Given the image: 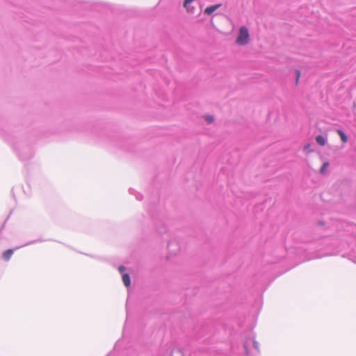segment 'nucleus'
Listing matches in <instances>:
<instances>
[{
  "label": "nucleus",
  "instance_id": "obj_1",
  "mask_svg": "<svg viewBox=\"0 0 356 356\" xmlns=\"http://www.w3.org/2000/svg\"><path fill=\"white\" fill-rule=\"evenodd\" d=\"M3 137L17 151L19 159L22 161H28L33 156V151L31 146L27 144L26 141L19 139L15 136H11L4 133L1 134Z\"/></svg>",
  "mask_w": 356,
  "mask_h": 356
},
{
  "label": "nucleus",
  "instance_id": "obj_2",
  "mask_svg": "<svg viewBox=\"0 0 356 356\" xmlns=\"http://www.w3.org/2000/svg\"><path fill=\"white\" fill-rule=\"evenodd\" d=\"M47 240L46 239H44L43 238H38L37 239H35V240H32V241H30L23 245H19V246H17L15 247V248H13V249H8L6 250H5L3 253H2V258L4 261H8L11 257L13 256V253H14V251L15 250H17L21 248H23V247H25V246H27V245H32V244H35V243H42V242H44V241H47Z\"/></svg>",
  "mask_w": 356,
  "mask_h": 356
},
{
  "label": "nucleus",
  "instance_id": "obj_3",
  "mask_svg": "<svg viewBox=\"0 0 356 356\" xmlns=\"http://www.w3.org/2000/svg\"><path fill=\"white\" fill-rule=\"evenodd\" d=\"M250 42L249 30L245 26H242L238 30L236 42L241 46L246 45Z\"/></svg>",
  "mask_w": 356,
  "mask_h": 356
},
{
  "label": "nucleus",
  "instance_id": "obj_4",
  "mask_svg": "<svg viewBox=\"0 0 356 356\" xmlns=\"http://www.w3.org/2000/svg\"><path fill=\"white\" fill-rule=\"evenodd\" d=\"M250 342L252 343V346H253L254 348L257 350H259V343L258 341H257L255 340L254 336L253 335V334L252 332H250L249 334V337L247 339H245V340L243 343V348L245 350V354L247 355V356L249 355V352H250L249 346H250Z\"/></svg>",
  "mask_w": 356,
  "mask_h": 356
},
{
  "label": "nucleus",
  "instance_id": "obj_5",
  "mask_svg": "<svg viewBox=\"0 0 356 356\" xmlns=\"http://www.w3.org/2000/svg\"><path fill=\"white\" fill-rule=\"evenodd\" d=\"M222 6V3H216L208 6L203 11L204 15L207 16H211L214 12Z\"/></svg>",
  "mask_w": 356,
  "mask_h": 356
},
{
  "label": "nucleus",
  "instance_id": "obj_6",
  "mask_svg": "<svg viewBox=\"0 0 356 356\" xmlns=\"http://www.w3.org/2000/svg\"><path fill=\"white\" fill-rule=\"evenodd\" d=\"M168 249L173 254H176L180 250V245L175 241L170 240L168 243Z\"/></svg>",
  "mask_w": 356,
  "mask_h": 356
},
{
  "label": "nucleus",
  "instance_id": "obj_7",
  "mask_svg": "<svg viewBox=\"0 0 356 356\" xmlns=\"http://www.w3.org/2000/svg\"><path fill=\"white\" fill-rule=\"evenodd\" d=\"M122 280L124 285L128 289L131 286V277L129 273H122Z\"/></svg>",
  "mask_w": 356,
  "mask_h": 356
},
{
  "label": "nucleus",
  "instance_id": "obj_8",
  "mask_svg": "<svg viewBox=\"0 0 356 356\" xmlns=\"http://www.w3.org/2000/svg\"><path fill=\"white\" fill-rule=\"evenodd\" d=\"M336 131H337V134L339 136L341 140L343 143H346L348 140V137L347 134L341 129H337Z\"/></svg>",
  "mask_w": 356,
  "mask_h": 356
},
{
  "label": "nucleus",
  "instance_id": "obj_9",
  "mask_svg": "<svg viewBox=\"0 0 356 356\" xmlns=\"http://www.w3.org/2000/svg\"><path fill=\"white\" fill-rule=\"evenodd\" d=\"M316 142L320 146H324L327 143V138L321 134H318L316 136Z\"/></svg>",
  "mask_w": 356,
  "mask_h": 356
},
{
  "label": "nucleus",
  "instance_id": "obj_10",
  "mask_svg": "<svg viewBox=\"0 0 356 356\" xmlns=\"http://www.w3.org/2000/svg\"><path fill=\"white\" fill-rule=\"evenodd\" d=\"M129 194L134 195L137 200L141 201L143 200V195L140 193H138L135 189L130 188L129 190Z\"/></svg>",
  "mask_w": 356,
  "mask_h": 356
},
{
  "label": "nucleus",
  "instance_id": "obj_11",
  "mask_svg": "<svg viewBox=\"0 0 356 356\" xmlns=\"http://www.w3.org/2000/svg\"><path fill=\"white\" fill-rule=\"evenodd\" d=\"M328 166H329V163L328 162H324L323 163V165H321V168H320V172L321 174H324L326 172L327 168Z\"/></svg>",
  "mask_w": 356,
  "mask_h": 356
},
{
  "label": "nucleus",
  "instance_id": "obj_12",
  "mask_svg": "<svg viewBox=\"0 0 356 356\" xmlns=\"http://www.w3.org/2000/svg\"><path fill=\"white\" fill-rule=\"evenodd\" d=\"M204 119L208 124H211L214 121V117L212 115H206Z\"/></svg>",
  "mask_w": 356,
  "mask_h": 356
},
{
  "label": "nucleus",
  "instance_id": "obj_13",
  "mask_svg": "<svg viewBox=\"0 0 356 356\" xmlns=\"http://www.w3.org/2000/svg\"><path fill=\"white\" fill-rule=\"evenodd\" d=\"M300 74H301L300 71L299 70H296V85L298 83L299 79L300 77Z\"/></svg>",
  "mask_w": 356,
  "mask_h": 356
},
{
  "label": "nucleus",
  "instance_id": "obj_14",
  "mask_svg": "<svg viewBox=\"0 0 356 356\" xmlns=\"http://www.w3.org/2000/svg\"><path fill=\"white\" fill-rule=\"evenodd\" d=\"M125 269H126V268H125V266H123V265H120V266L118 267V270H119V272L120 273L121 275H122V273H126L124 272Z\"/></svg>",
  "mask_w": 356,
  "mask_h": 356
},
{
  "label": "nucleus",
  "instance_id": "obj_15",
  "mask_svg": "<svg viewBox=\"0 0 356 356\" xmlns=\"http://www.w3.org/2000/svg\"><path fill=\"white\" fill-rule=\"evenodd\" d=\"M158 232L161 234L165 233L167 232V228L165 226L163 225L158 229Z\"/></svg>",
  "mask_w": 356,
  "mask_h": 356
},
{
  "label": "nucleus",
  "instance_id": "obj_16",
  "mask_svg": "<svg viewBox=\"0 0 356 356\" xmlns=\"http://www.w3.org/2000/svg\"><path fill=\"white\" fill-rule=\"evenodd\" d=\"M120 343V341H118L116 342V343L115 344V346H114V350H116V349L118 348V346H119Z\"/></svg>",
  "mask_w": 356,
  "mask_h": 356
},
{
  "label": "nucleus",
  "instance_id": "obj_17",
  "mask_svg": "<svg viewBox=\"0 0 356 356\" xmlns=\"http://www.w3.org/2000/svg\"><path fill=\"white\" fill-rule=\"evenodd\" d=\"M309 147H310V145L309 143L305 145L304 147V150H307V149H309Z\"/></svg>",
  "mask_w": 356,
  "mask_h": 356
}]
</instances>
